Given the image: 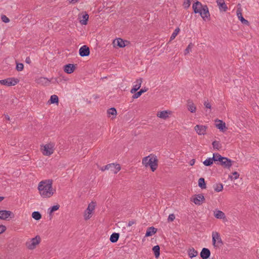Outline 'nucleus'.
Returning <instances> with one entry per match:
<instances>
[{
	"mask_svg": "<svg viewBox=\"0 0 259 259\" xmlns=\"http://www.w3.org/2000/svg\"><path fill=\"white\" fill-rule=\"evenodd\" d=\"M110 165H109V164H107V165H105V166H103V167L101 168V170L102 171H104V170H106V169H109V167H110Z\"/></svg>",
	"mask_w": 259,
	"mask_h": 259,
	"instance_id": "obj_51",
	"label": "nucleus"
},
{
	"mask_svg": "<svg viewBox=\"0 0 259 259\" xmlns=\"http://www.w3.org/2000/svg\"><path fill=\"white\" fill-rule=\"evenodd\" d=\"M109 165H110V167H109V169L114 174L117 173V172L120 170V166L118 164H115L114 163H110L109 164Z\"/></svg>",
	"mask_w": 259,
	"mask_h": 259,
	"instance_id": "obj_22",
	"label": "nucleus"
},
{
	"mask_svg": "<svg viewBox=\"0 0 259 259\" xmlns=\"http://www.w3.org/2000/svg\"><path fill=\"white\" fill-rule=\"evenodd\" d=\"M199 14L203 20H205L206 18H207L209 16V13L207 6L206 5H204L203 8L202 9Z\"/></svg>",
	"mask_w": 259,
	"mask_h": 259,
	"instance_id": "obj_14",
	"label": "nucleus"
},
{
	"mask_svg": "<svg viewBox=\"0 0 259 259\" xmlns=\"http://www.w3.org/2000/svg\"><path fill=\"white\" fill-rule=\"evenodd\" d=\"M152 250L154 252V255L156 258L158 257L160 255V247L158 245L154 246Z\"/></svg>",
	"mask_w": 259,
	"mask_h": 259,
	"instance_id": "obj_31",
	"label": "nucleus"
},
{
	"mask_svg": "<svg viewBox=\"0 0 259 259\" xmlns=\"http://www.w3.org/2000/svg\"><path fill=\"white\" fill-rule=\"evenodd\" d=\"M150 158L151 157L148 156L145 157L142 160V163L146 167H147V164L150 160Z\"/></svg>",
	"mask_w": 259,
	"mask_h": 259,
	"instance_id": "obj_40",
	"label": "nucleus"
},
{
	"mask_svg": "<svg viewBox=\"0 0 259 259\" xmlns=\"http://www.w3.org/2000/svg\"><path fill=\"white\" fill-rule=\"evenodd\" d=\"M215 122H219L218 123L215 124V126L220 131L224 132L227 128L226 126L225 122H223L222 120H215Z\"/></svg>",
	"mask_w": 259,
	"mask_h": 259,
	"instance_id": "obj_21",
	"label": "nucleus"
},
{
	"mask_svg": "<svg viewBox=\"0 0 259 259\" xmlns=\"http://www.w3.org/2000/svg\"><path fill=\"white\" fill-rule=\"evenodd\" d=\"M213 148L220 150L221 148V145L219 141H214L212 143Z\"/></svg>",
	"mask_w": 259,
	"mask_h": 259,
	"instance_id": "obj_38",
	"label": "nucleus"
},
{
	"mask_svg": "<svg viewBox=\"0 0 259 259\" xmlns=\"http://www.w3.org/2000/svg\"><path fill=\"white\" fill-rule=\"evenodd\" d=\"M221 155L219 153H214L213 154L212 159L214 162H216L217 160L221 158Z\"/></svg>",
	"mask_w": 259,
	"mask_h": 259,
	"instance_id": "obj_45",
	"label": "nucleus"
},
{
	"mask_svg": "<svg viewBox=\"0 0 259 259\" xmlns=\"http://www.w3.org/2000/svg\"><path fill=\"white\" fill-rule=\"evenodd\" d=\"M35 81L38 84L48 86L50 85L51 80L49 79L47 77H40L36 79Z\"/></svg>",
	"mask_w": 259,
	"mask_h": 259,
	"instance_id": "obj_9",
	"label": "nucleus"
},
{
	"mask_svg": "<svg viewBox=\"0 0 259 259\" xmlns=\"http://www.w3.org/2000/svg\"><path fill=\"white\" fill-rule=\"evenodd\" d=\"M195 160L194 159H191L189 163L190 165L191 166L193 165L195 163Z\"/></svg>",
	"mask_w": 259,
	"mask_h": 259,
	"instance_id": "obj_55",
	"label": "nucleus"
},
{
	"mask_svg": "<svg viewBox=\"0 0 259 259\" xmlns=\"http://www.w3.org/2000/svg\"><path fill=\"white\" fill-rule=\"evenodd\" d=\"M225 157H223V156H221V158H219L218 160H217V161H218L219 162L218 163H221V162L223 160H225Z\"/></svg>",
	"mask_w": 259,
	"mask_h": 259,
	"instance_id": "obj_54",
	"label": "nucleus"
},
{
	"mask_svg": "<svg viewBox=\"0 0 259 259\" xmlns=\"http://www.w3.org/2000/svg\"><path fill=\"white\" fill-rule=\"evenodd\" d=\"M107 113L110 115H116L117 114L116 110L115 108H111L107 110Z\"/></svg>",
	"mask_w": 259,
	"mask_h": 259,
	"instance_id": "obj_41",
	"label": "nucleus"
},
{
	"mask_svg": "<svg viewBox=\"0 0 259 259\" xmlns=\"http://www.w3.org/2000/svg\"><path fill=\"white\" fill-rule=\"evenodd\" d=\"M194 45L192 43H190L186 49L185 50L184 54L186 55L189 53L191 51V49L193 47Z\"/></svg>",
	"mask_w": 259,
	"mask_h": 259,
	"instance_id": "obj_42",
	"label": "nucleus"
},
{
	"mask_svg": "<svg viewBox=\"0 0 259 259\" xmlns=\"http://www.w3.org/2000/svg\"><path fill=\"white\" fill-rule=\"evenodd\" d=\"M213 188L216 192H219L223 189V185L221 183L216 184L214 185Z\"/></svg>",
	"mask_w": 259,
	"mask_h": 259,
	"instance_id": "obj_35",
	"label": "nucleus"
},
{
	"mask_svg": "<svg viewBox=\"0 0 259 259\" xmlns=\"http://www.w3.org/2000/svg\"><path fill=\"white\" fill-rule=\"evenodd\" d=\"M41 238L38 235L36 236L34 238H32L30 241L26 242V246L29 250H33L37 245L40 242Z\"/></svg>",
	"mask_w": 259,
	"mask_h": 259,
	"instance_id": "obj_3",
	"label": "nucleus"
},
{
	"mask_svg": "<svg viewBox=\"0 0 259 259\" xmlns=\"http://www.w3.org/2000/svg\"><path fill=\"white\" fill-rule=\"evenodd\" d=\"M157 229L153 227H150L148 228L145 236L149 237L152 236L153 234L156 233Z\"/></svg>",
	"mask_w": 259,
	"mask_h": 259,
	"instance_id": "obj_24",
	"label": "nucleus"
},
{
	"mask_svg": "<svg viewBox=\"0 0 259 259\" xmlns=\"http://www.w3.org/2000/svg\"><path fill=\"white\" fill-rule=\"evenodd\" d=\"M32 217L35 220H39L41 218V215L39 211H34L32 213Z\"/></svg>",
	"mask_w": 259,
	"mask_h": 259,
	"instance_id": "obj_34",
	"label": "nucleus"
},
{
	"mask_svg": "<svg viewBox=\"0 0 259 259\" xmlns=\"http://www.w3.org/2000/svg\"><path fill=\"white\" fill-rule=\"evenodd\" d=\"M4 199V197L0 196V202H1L2 200H3Z\"/></svg>",
	"mask_w": 259,
	"mask_h": 259,
	"instance_id": "obj_59",
	"label": "nucleus"
},
{
	"mask_svg": "<svg viewBox=\"0 0 259 259\" xmlns=\"http://www.w3.org/2000/svg\"><path fill=\"white\" fill-rule=\"evenodd\" d=\"M2 20L5 23H8L10 21V19L5 15H3L1 17Z\"/></svg>",
	"mask_w": 259,
	"mask_h": 259,
	"instance_id": "obj_46",
	"label": "nucleus"
},
{
	"mask_svg": "<svg viewBox=\"0 0 259 259\" xmlns=\"http://www.w3.org/2000/svg\"><path fill=\"white\" fill-rule=\"evenodd\" d=\"M212 244L215 248H220L223 245V242L221 238L220 234L217 232H213L212 233Z\"/></svg>",
	"mask_w": 259,
	"mask_h": 259,
	"instance_id": "obj_2",
	"label": "nucleus"
},
{
	"mask_svg": "<svg viewBox=\"0 0 259 259\" xmlns=\"http://www.w3.org/2000/svg\"><path fill=\"white\" fill-rule=\"evenodd\" d=\"M142 82V79L141 78L137 79L136 82V84L134 85L133 88L131 90L132 94L136 93L140 88Z\"/></svg>",
	"mask_w": 259,
	"mask_h": 259,
	"instance_id": "obj_19",
	"label": "nucleus"
},
{
	"mask_svg": "<svg viewBox=\"0 0 259 259\" xmlns=\"http://www.w3.org/2000/svg\"><path fill=\"white\" fill-rule=\"evenodd\" d=\"M95 203L94 202H92L89 204L84 215V219L85 220H88L90 219V215L92 213V211L95 209Z\"/></svg>",
	"mask_w": 259,
	"mask_h": 259,
	"instance_id": "obj_6",
	"label": "nucleus"
},
{
	"mask_svg": "<svg viewBox=\"0 0 259 259\" xmlns=\"http://www.w3.org/2000/svg\"><path fill=\"white\" fill-rule=\"evenodd\" d=\"M232 175H233V176H230V178L231 179V180H233V179L236 180V179H238L239 176V174L236 171L233 172Z\"/></svg>",
	"mask_w": 259,
	"mask_h": 259,
	"instance_id": "obj_44",
	"label": "nucleus"
},
{
	"mask_svg": "<svg viewBox=\"0 0 259 259\" xmlns=\"http://www.w3.org/2000/svg\"><path fill=\"white\" fill-rule=\"evenodd\" d=\"M6 119H8V120H9V119H10V117H9V116L8 115L6 116Z\"/></svg>",
	"mask_w": 259,
	"mask_h": 259,
	"instance_id": "obj_60",
	"label": "nucleus"
},
{
	"mask_svg": "<svg viewBox=\"0 0 259 259\" xmlns=\"http://www.w3.org/2000/svg\"><path fill=\"white\" fill-rule=\"evenodd\" d=\"M89 16L88 14L85 13V14L82 16V19L80 20V23L82 25H87L88 23V21L89 20Z\"/></svg>",
	"mask_w": 259,
	"mask_h": 259,
	"instance_id": "obj_29",
	"label": "nucleus"
},
{
	"mask_svg": "<svg viewBox=\"0 0 259 259\" xmlns=\"http://www.w3.org/2000/svg\"><path fill=\"white\" fill-rule=\"evenodd\" d=\"M14 215L13 213L9 210H0V219L6 220L9 217L13 218Z\"/></svg>",
	"mask_w": 259,
	"mask_h": 259,
	"instance_id": "obj_10",
	"label": "nucleus"
},
{
	"mask_svg": "<svg viewBox=\"0 0 259 259\" xmlns=\"http://www.w3.org/2000/svg\"><path fill=\"white\" fill-rule=\"evenodd\" d=\"M190 5V2L189 0H186V2L184 3V6L185 8H188Z\"/></svg>",
	"mask_w": 259,
	"mask_h": 259,
	"instance_id": "obj_50",
	"label": "nucleus"
},
{
	"mask_svg": "<svg viewBox=\"0 0 259 259\" xmlns=\"http://www.w3.org/2000/svg\"><path fill=\"white\" fill-rule=\"evenodd\" d=\"M150 166L151 170L154 171L158 166V160L156 157H152L147 164V167Z\"/></svg>",
	"mask_w": 259,
	"mask_h": 259,
	"instance_id": "obj_7",
	"label": "nucleus"
},
{
	"mask_svg": "<svg viewBox=\"0 0 259 259\" xmlns=\"http://www.w3.org/2000/svg\"><path fill=\"white\" fill-rule=\"evenodd\" d=\"M117 46L120 48H123L125 46V41L120 38L116 39Z\"/></svg>",
	"mask_w": 259,
	"mask_h": 259,
	"instance_id": "obj_33",
	"label": "nucleus"
},
{
	"mask_svg": "<svg viewBox=\"0 0 259 259\" xmlns=\"http://www.w3.org/2000/svg\"><path fill=\"white\" fill-rule=\"evenodd\" d=\"M90 49L86 45L82 46L79 50V54L81 57L88 56L90 55Z\"/></svg>",
	"mask_w": 259,
	"mask_h": 259,
	"instance_id": "obj_12",
	"label": "nucleus"
},
{
	"mask_svg": "<svg viewBox=\"0 0 259 259\" xmlns=\"http://www.w3.org/2000/svg\"><path fill=\"white\" fill-rule=\"evenodd\" d=\"M24 68V65L22 63H17L16 65V70L18 71L23 70Z\"/></svg>",
	"mask_w": 259,
	"mask_h": 259,
	"instance_id": "obj_43",
	"label": "nucleus"
},
{
	"mask_svg": "<svg viewBox=\"0 0 259 259\" xmlns=\"http://www.w3.org/2000/svg\"><path fill=\"white\" fill-rule=\"evenodd\" d=\"M26 62L28 64H30L31 63V60L29 57H27L26 59Z\"/></svg>",
	"mask_w": 259,
	"mask_h": 259,
	"instance_id": "obj_58",
	"label": "nucleus"
},
{
	"mask_svg": "<svg viewBox=\"0 0 259 259\" xmlns=\"http://www.w3.org/2000/svg\"><path fill=\"white\" fill-rule=\"evenodd\" d=\"M213 160L212 158H208L203 161V164L205 166H210L213 164Z\"/></svg>",
	"mask_w": 259,
	"mask_h": 259,
	"instance_id": "obj_37",
	"label": "nucleus"
},
{
	"mask_svg": "<svg viewBox=\"0 0 259 259\" xmlns=\"http://www.w3.org/2000/svg\"><path fill=\"white\" fill-rule=\"evenodd\" d=\"M134 224H135V221H130L128 222V226H131L133 225H134Z\"/></svg>",
	"mask_w": 259,
	"mask_h": 259,
	"instance_id": "obj_56",
	"label": "nucleus"
},
{
	"mask_svg": "<svg viewBox=\"0 0 259 259\" xmlns=\"http://www.w3.org/2000/svg\"><path fill=\"white\" fill-rule=\"evenodd\" d=\"M205 198L202 194H199L197 195H195L193 198L192 201L196 205H201Z\"/></svg>",
	"mask_w": 259,
	"mask_h": 259,
	"instance_id": "obj_8",
	"label": "nucleus"
},
{
	"mask_svg": "<svg viewBox=\"0 0 259 259\" xmlns=\"http://www.w3.org/2000/svg\"><path fill=\"white\" fill-rule=\"evenodd\" d=\"M157 116L159 118L165 119L168 117V113L167 111L163 110L158 112L157 114Z\"/></svg>",
	"mask_w": 259,
	"mask_h": 259,
	"instance_id": "obj_25",
	"label": "nucleus"
},
{
	"mask_svg": "<svg viewBox=\"0 0 259 259\" xmlns=\"http://www.w3.org/2000/svg\"><path fill=\"white\" fill-rule=\"evenodd\" d=\"M53 181L52 180H46L40 182L38 185L37 189L40 195L44 198L51 197L56 190L53 188Z\"/></svg>",
	"mask_w": 259,
	"mask_h": 259,
	"instance_id": "obj_1",
	"label": "nucleus"
},
{
	"mask_svg": "<svg viewBox=\"0 0 259 259\" xmlns=\"http://www.w3.org/2000/svg\"><path fill=\"white\" fill-rule=\"evenodd\" d=\"M54 146L55 144L53 143L44 145L42 151L43 154L46 156H50L52 154L54 151Z\"/></svg>",
	"mask_w": 259,
	"mask_h": 259,
	"instance_id": "obj_4",
	"label": "nucleus"
},
{
	"mask_svg": "<svg viewBox=\"0 0 259 259\" xmlns=\"http://www.w3.org/2000/svg\"><path fill=\"white\" fill-rule=\"evenodd\" d=\"M225 160H223L221 163H217V164L221 165L224 168L229 169L232 165L234 161L227 157H225Z\"/></svg>",
	"mask_w": 259,
	"mask_h": 259,
	"instance_id": "obj_11",
	"label": "nucleus"
},
{
	"mask_svg": "<svg viewBox=\"0 0 259 259\" xmlns=\"http://www.w3.org/2000/svg\"><path fill=\"white\" fill-rule=\"evenodd\" d=\"M19 80L17 78L13 77L8 78L5 79L0 80V83L8 87L14 86L19 82Z\"/></svg>",
	"mask_w": 259,
	"mask_h": 259,
	"instance_id": "obj_5",
	"label": "nucleus"
},
{
	"mask_svg": "<svg viewBox=\"0 0 259 259\" xmlns=\"http://www.w3.org/2000/svg\"><path fill=\"white\" fill-rule=\"evenodd\" d=\"M194 129L199 135H204L206 134L207 126L203 125H196L194 127Z\"/></svg>",
	"mask_w": 259,
	"mask_h": 259,
	"instance_id": "obj_13",
	"label": "nucleus"
},
{
	"mask_svg": "<svg viewBox=\"0 0 259 259\" xmlns=\"http://www.w3.org/2000/svg\"><path fill=\"white\" fill-rule=\"evenodd\" d=\"M141 94L140 93V92L139 91L137 93H135V94L132 97L133 99H137L139 97H140L141 96Z\"/></svg>",
	"mask_w": 259,
	"mask_h": 259,
	"instance_id": "obj_48",
	"label": "nucleus"
},
{
	"mask_svg": "<svg viewBox=\"0 0 259 259\" xmlns=\"http://www.w3.org/2000/svg\"><path fill=\"white\" fill-rule=\"evenodd\" d=\"M210 253L208 248H203L200 252V256L202 259H207L210 257Z\"/></svg>",
	"mask_w": 259,
	"mask_h": 259,
	"instance_id": "obj_18",
	"label": "nucleus"
},
{
	"mask_svg": "<svg viewBox=\"0 0 259 259\" xmlns=\"http://www.w3.org/2000/svg\"><path fill=\"white\" fill-rule=\"evenodd\" d=\"M188 255L190 258H193L198 255V252L194 248H190L188 251Z\"/></svg>",
	"mask_w": 259,
	"mask_h": 259,
	"instance_id": "obj_28",
	"label": "nucleus"
},
{
	"mask_svg": "<svg viewBox=\"0 0 259 259\" xmlns=\"http://www.w3.org/2000/svg\"><path fill=\"white\" fill-rule=\"evenodd\" d=\"M76 68L75 65L73 64H68L64 66V71L65 72L70 74L75 70Z\"/></svg>",
	"mask_w": 259,
	"mask_h": 259,
	"instance_id": "obj_17",
	"label": "nucleus"
},
{
	"mask_svg": "<svg viewBox=\"0 0 259 259\" xmlns=\"http://www.w3.org/2000/svg\"><path fill=\"white\" fill-rule=\"evenodd\" d=\"M236 14L238 19L242 22V23H243V24H245L246 25H249V22L247 20L245 19L242 16V10L241 9V8L237 9Z\"/></svg>",
	"mask_w": 259,
	"mask_h": 259,
	"instance_id": "obj_16",
	"label": "nucleus"
},
{
	"mask_svg": "<svg viewBox=\"0 0 259 259\" xmlns=\"http://www.w3.org/2000/svg\"><path fill=\"white\" fill-rule=\"evenodd\" d=\"M204 106L206 108L210 109L211 108V105L209 103L205 102L204 103Z\"/></svg>",
	"mask_w": 259,
	"mask_h": 259,
	"instance_id": "obj_52",
	"label": "nucleus"
},
{
	"mask_svg": "<svg viewBox=\"0 0 259 259\" xmlns=\"http://www.w3.org/2000/svg\"><path fill=\"white\" fill-rule=\"evenodd\" d=\"M49 101L51 104H58L59 102V98L57 95H53L51 96Z\"/></svg>",
	"mask_w": 259,
	"mask_h": 259,
	"instance_id": "obj_32",
	"label": "nucleus"
},
{
	"mask_svg": "<svg viewBox=\"0 0 259 259\" xmlns=\"http://www.w3.org/2000/svg\"><path fill=\"white\" fill-rule=\"evenodd\" d=\"M179 31H180L179 28H177L174 30L173 33H172V34H171V36L170 37V40H172L174 39L175 38V37H176V36L178 35V34L179 32Z\"/></svg>",
	"mask_w": 259,
	"mask_h": 259,
	"instance_id": "obj_39",
	"label": "nucleus"
},
{
	"mask_svg": "<svg viewBox=\"0 0 259 259\" xmlns=\"http://www.w3.org/2000/svg\"><path fill=\"white\" fill-rule=\"evenodd\" d=\"M79 0H69V3L71 4H75L78 2Z\"/></svg>",
	"mask_w": 259,
	"mask_h": 259,
	"instance_id": "obj_57",
	"label": "nucleus"
},
{
	"mask_svg": "<svg viewBox=\"0 0 259 259\" xmlns=\"http://www.w3.org/2000/svg\"><path fill=\"white\" fill-rule=\"evenodd\" d=\"M188 109L192 113H194L196 111V107L191 101H188Z\"/></svg>",
	"mask_w": 259,
	"mask_h": 259,
	"instance_id": "obj_27",
	"label": "nucleus"
},
{
	"mask_svg": "<svg viewBox=\"0 0 259 259\" xmlns=\"http://www.w3.org/2000/svg\"><path fill=\"white\" fill-rule=\"evenodd\" d=\"M198 186L201 189H205L206 188L205 180L203 178H201L198 180Z\"/></svg>",
	"mask_w": 259,
	"mask_h": 259,
	"instance_id": "obj_30",
	"label": "nucleus"
},
{
	"mask_svg": "<svg viewBox=\"0 0 259 259\" xmlns=\"http://www.w3.org/2000/svg\"><path fill=\"white\" fill-rule=\"evenodd\" d=\"M217 3L221 11L226 12L227 10L228 7L224 0H217Z\"/></svg>",
	"mask_w": 259,
	"mask_h": 259,
	"instance_id": "obj_20",
	"label": "nucleus"
},
{
	"mask_svg": "<svg viewBox=\"0 0 259 259\" xmlns=\"http://www.w3.org/2000/svg\"><path fill=\"white\" fill-rule=\"evenodd\" d=\"M214 216L218 219H226L225 213L221 210H215L214 211Z\"/></svg>",
	"mask_w": 259,
	"mask_h": 259,
	"instance_id": "obj_23",
	"label": "nucleus"
},
{
	"mask_svg": "<svg viewBox=\"0 0 259 259\" xmlns=\"http://www.w3.org/2000/svg\"><path fill=\"white\" fill-rule=\"evenodd\" d=\"M175 219V215L174 213L170 214L168 217V222H172Z\"/></svg>",
	"mask_w": 259,
	"mask_h": 259,
	"instance_id": "obj_47",
	"label": "nucleus"
},
{
	"mask_svg": "<svg viewBox=\"0 0 259 259\" xmlns=\"http://www.w3.org/2000/svg\"><path fill=\"white\" fill-rule=\"evenodd\" d=\"M119 237V234L117 233H113L111 234L110 237V241L112 243L116 242Z\"/></svg>",
	"mask_w": 259,
	"mask_h": 259,
	"instance_id": "obj_26",
	"label": "nucleus"
},
{
	"mask_svg": "<svg viewBox=\"0 0 259 259\" xmlns=\"http://www.w3.org/2000/svg\"><path fill=\"white\" fill-rule=\"evenodd\" d=\"M203 6L202 4L197 1L196 2L194 3L192 5V8L194 11V12L195 13H199V12L201 11L202 9L203 8Z\"/></svg>",
	"mask_w": 259,
	"mask_h": 259,
	"instance_id": "obj_15",
	"label": "nucleus"
},
{
	"mask_svg": "<svg viewBox=\"0 0 259 259\" xmlns=\"http://www.w3.org/2000/svg\"><path fill=\"white\" fill-rule=\"evenodd\" d=\"M147 90H148V89H146V88H145L144 89H141L139 91V92L141 93V94L142 95L143 93L146 92Z\"/></svg>",
	"mask_w": 259,
	"mask_h": 259,
	"instance_id": "obj_53",
	"label": "nucleus"
},
{
	"mask_svg": "<svg viewBox=\"0 0 259 259\" xmlns=\"http://www.w3.org/2000/svg\"><path fill=\"white\" fill-rule=\"evenodd\" d=\"M60 205L59 204L54 205L49 209L50 215H52V212L59 209Z\"/></svg>",
	"mask_w": 259,
	"mask_h": 259,
	"instance_id": "obj_36",
	"label": "nucleus"
},
{
	"mask_svg": "<svg viewBox=\"0 0 259 259\" xmlns=\"http://www.w3.org/2000/svg\"><path fill=\"white\" fill-rule=\"evenodd\" d=\"M6 230V226L3 225H0V234L3 233V232H4Z\"/></svg>",
	"mask_w": 259,
	"mask_h": 259,
	"instance_id": "obj_49",
	"label": "nucleus"
}]
</instances>
